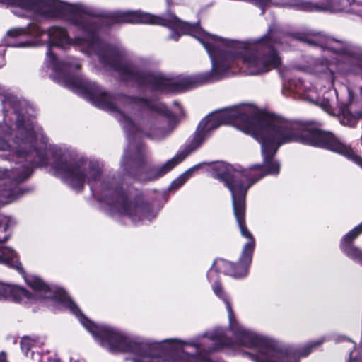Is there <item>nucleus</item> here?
<instances>
[{
	"label": "nucleus",
	"mask_w": 362,
	"mask_h": 362,
	"mask_svg": "<svg viewBox=\"0 0 362 362\" xmlns=\"http://www.w3.org/2000/svg\"><path fill=\"white\" fill-rule=\"evenodd\" d=\"M166 1L168 4H170V0H166Z\"/></svg>",
	"instance_id": "nucleus-17"
},
{
	"label": "nucleus",
	"mask_w": 362,
	"mask_h": 362,
	"mask_svg": "<svg viewBox=\"0 0 362 362\" xmlns=\"http://www.w3.org/2000/svg\"><path fill=\"white\" fill-rule=\"evenodd\" d=\"M334 98H329L328 97L323 96V100L321 102V106L327 112L329 111L331 108V104L333 103Z\"/></svg>",
	"instance_id": "nucleus-12"
},
{
	"label": "nucleus",
	"mask_w": 362,
	"mask_h": 362,
	"mask_svg": "<svg viewBox=\"0 0 362 362\" xmlns=\"http://www.w3.org/2000/svg\"><path fill=\"white\" fill-rule=\"evenodd\" d=\"M10 6L12 13L28 18H62L76 26L82 35L70 37L66 28L52 26L46 31L40 25L30 23L25 28H15L7 31L5 45L12 47H32L47 45L45 65L51 70L50 78L57 83L81 95L98 108H110L109 103L116 94H110L95 82L81 74L78 59L58 58L52 47L66 49L78 47L88 56L97 57L103 66L116 72L125 83L158 93L178 92L201 86V73L173 79L151 68V61L139 58L134 63L126 61L127 50L121 45L103 40L99 33L104 27L115 23H150L170 29L169 38L177 41L181 35H189L201 42V28L197 23L182 21L174 14L159 16L141 11H116L106 16H96L93 10L82 4H70L58 0H0Z\"/></svg>",
	"instance_id": "nucleus-1"
},
{
	"label": "nucleus",
	"mask_w": 362,
	"mask_h": 362,
	"mask_svg": "<svg viewBox=\"0 0 362 362\" xmlns=\"http://www.w3.org/2000/svg\"><path fill=\"white\" fill-rule=\"evenodd\" d=\"M4 88L0 85V94H2L4 93Z\"/></svg>",
	"instance_id": "nucleus-16"
},
{
	"label": "nucleus",
	"mask_w": 362,
	"mask_h": 362,
	"mask_svg": "<svg viewBox=\"0 0 362 362\" xmlns=\"http://www.w3.org/2000/svg\"><path fill=\"white\" fill-rule=\"evenodd\" d=\"M0 263L15 269V251L8 247H0ZM11 298L15 301V285L0 283V299Z\"/></svg>",
	"instance_id": "nucleus-9"
},
{
	"label": "nucleus",
	"mask_w": 362,
	"mask_h": 362,
	"mask_svg": "<svg viewBox=\"0 0 362 362\" xmlns=\"http://www.w3.org/2000/svg\"><path fill=\"white\" fill-rule=\"evenodd\" d=\"M110 108H101L112 114L124 129L128 141L121 161L125 174L141 182L158 180L180 164L189 155L180 151L160 165L147 166V151L140 141L143 137L160 141L175 129V115L160 102L140 96L116 93Z\"/></svg>",
	"instance_id": "nucleus-3"
},
{
	"label": "nucleus",
	"mask_w": 362,
	"mask_h": 362,
	"mask_svg": "<svg viewBox=\"0 0 362 362\" xmlns=\"http://www.w3.org/2000/svg\"><path fill=\"white\" fill-rule=\"evenodd\" d=\"M241 235L247 239L244 245L243 249L238 264L228 262L223 259L214 260V267H217L220 273L230 275L234 278H242L247 276L248 269L252 262V255L255 246V241L245 226V219H243V224L238 223Z\"/></svg>",
	"instance_id": "nucleus-6"
},
{
	"label": "nucleus",
	"mask_w": 362,
	"mask_h": 362,
	"mask_svg": "<svg viewBox=\"0 0 362 362\" xmlns=\"http://www.w3.org/2000/svg\"><path fill=\"white\" fill-rule=\"evenodd\" d=\"M202 163H199L187 170L172 182L169 187V189L175 191L179 189L192 176L195 171L198 170L202 167Z\"/></svg>",
	"instance_id": "nucleus-11"
},
{
	"label": "nucleus",
	"mask_w": 362,
	"mask_h": 362,
	"mask_svg": "<svg viewBox=\"0 0 362 362\" xmlns=\"http://www.w3.org/2000/svg\"><path fill=\"white\" fill-rule=\"evenodd\" d=\"M361 233H362V223L342 238L340 248L346 256L362 265V250L353 245V241Z\"/></svg>",
	"instance_id": "nucleus-8"
},
{
	"label": "nucleus",
	"mask_w": 362,
	"mask_h": 362,
	"mask_svg": "<svg viewBox=\"0 0 362 362\" xmlns=\"http://www.w3.org/2000/svg\"><path fill=\"white\" fill-rule=\"evenodd\" d=\"M347 92L349 93V103L347 104H353V103H352V99H353L352 92L349 88H347ZM339 104H341V103ZM341 104H343V103H341Z\"/></svg>",
	"instance_id": "nucleus-13"
},
{
	"label": "nucleus",
	"mask_w": 362,
	"mask_h": 362,
	"mask_svg": "<svg viewBox=\"0 0 362 362\" xmlns=\"http://www.w3.org/2000/svg\"><path fill=\"white\" fill-rule=\"evenodd\" d=\"M45 339L39 337L24 336L20 344L22 351L26 357H30L35 362H59L55 354L49 351H40L45 344Z\"/></svg>",
	"instance_id": "nucleus-7"
},
{
	"label": "nucleus",
	"mask_w": 362,
	"mask_h": 362,
	"mask_svg": "<svg viewBox=\"0 0 362 362\" xmlns=\"http://www.w3.org/2000/svg\"><path fill=\"white\" fill-rule=\"evenodd\" d=\"M222 124L233 125L255 139L264 134V132L274 134L286 131H302L304 126L310 125L266 114L251 104H240L208 115L200 122L192 140L182 151H189V155Z\"/></svg>",
	"instance_id": "nucleus-4"
},
{
	"label": "nucleus",
	"mask_w": 362,
	"mask_h": 362,
	"mask_svg": "<svg viewBox=\"0 0 362 362\" xmlns=\"http://www.w3.org/2000/svg\"><path fill=\"white\" fill-rule=\"evenodd\" d=\"M337 343H344L345 347L349 351V358L346 362H362V354H359L356 350V344L350 339L344 336H337L334 338Z\"/></svg>",
	"instance_id": "nucleus-10"
},
{
	"label": "nucleus",
	"mask_w": 362,
	"mask_h": 362,
	"mask_svg": "<svg viewBox=\"0 0 362 362\" xmlns=\"http://www.w3.org/2000/svg\"><path fill=\"white\" fill-rule=\"evenodd\" d=\"M331 64H322L320 69L317 71L321 74L320 78L312 87L308 86L305 81H303L298 78H290V70H282L280 73L281 78L284 80V86L282 93L288 96H293L294 98H304L307 100H313L314 96L312 93L314 91L320 90L319 86L320 85L321 80L325 81L326 84L324 87H327L329 89L327 94H334L337 100H338L337 92L335 89H330L334 82V72L330 67Z\"/></svg>",
	"instance_id": "nucleus-5"
},
{
	"label": "nucleus",
	"mask_w": 362,
	"mask_h": 362,
	"mask_svg": "<svg viewBox=\"0 0 362 362\" xmlns=\"http://www.w3.org/2000/svg\"><path fill=\"white\" fill-rule=\"evenodd\" d=\"M5 52V46L0 45V54H4Z\"/></svg>",
	"instance_id": "nucleus-15"
},
{
	"label": "nucleus",
	"mask_w": 362,
	"mask_h": 362,
	"mask_svg": "<svg viewBox=\"0 0 362 362\" xmlns=\"http://www.w3.org/2000/svg\"><path fill=\"white\" fill-rule=\"evenodd\" d=\"M0 362H8L6 360V354L4 352L0 354Z\"/></svg>",
	"instance_id": "nucleus-14"
},
{
	"label": "nucleus",
	"mask_w": 362,
	"mask_h": 362,
	"mask_svg": "<svg viewBox=\"0 0 362 362\" xmlns=\"http://www.w3.org/2000/svg\"><path fill=\"white\" fill-rule=\"evenodd\" d=\"M2 105L4 112H13L16 122L14 130L2 127L0 134V151L8 152L5 159L11 163L10 168L0 167V207L25 193L18 184L31 175L35 167L50 163L55 175L74 189L82 190L88 184L93 196L112 216L127 217L136 225L144 224L143 196L127 192L115 177L105 176L103 161L48 144L26 100L8 93L4 95ZM15 224L13 218L0 215V243L10 238Z\"/></svg>",
	"instance_id": "nucleus-2"
}]
</instances>
